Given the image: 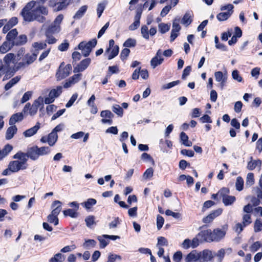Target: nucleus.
I'll list each match as a JSON object with an SVG mask.
<instances>
[{
    "label": "nucleus",
    "instance_id": "nucleus-1",
    "mask_svg": "<svg viewBox=\"0 0 262 262\" xmlns=\"http://www.w3.org/2000/svg\"><path fill=\"white\" fill-rule=\"evenodd\" d=\"M36 2L32 1L28 3L23 9L20 14L26 21L31 22L36 20L43 23L46 21L45 16L48 14V10L43 6H39L33 9Z\"/></svg>",
    "mask_w": 262,
    "mask_h": 262
},
{
    "label": "nucleus",
    "instance_id": "nucleus-2",
    "mask_svg": "<svg viewBox=\"0 0 262 262\" xmlns=\"http://www.w3.org/2000/svg\"><path fill=\"white\" fill-rule=\"evenodd\" d=\"M13 158L16 160L11 161L8 165L12 172H16L27 168L28 159L25 154L18 152L14 155Z\"/></svg>",
    "mask_w": 262,
    "mask_h": 262
},
{
    "label": "nucleus",
    "instance_id": "nucleus-3",
    "mask_svg": "<svg viewBox=\"0 0 262 262\" xmlns=\"http://www.w3.org/2000/svg\"><path fill=\"white\" fill-rule=\"evenodd\" d=\"M44 97L39 96L37 99L34 101L32 104L27 103L23 108L24 113L28 114L30 116H33L36 114L38 108L40 106V110H41L43 107Z\"/></svg>",
    "mask_w": 262,
    "mask_h": 262
},
{
    "label": "nucleus",
    "instance_id": "nucleus-4",
    "mask_svg": "<svg viewBox=\"0 0 262 262\" xmlns=\"http://www.w3.org/2000/svg\"><path fill=\"white\" fill-rule=\"evenodd\" d=\"M15 57V55L12 53L7 54L3 58L4 64L0 66V71L3 68L10 70L13 68L17 62Z\"/></svg>",
    "mask_w": 262,
    "mask_h": 262
},
{
    "label": "nucleus",
    "instance_id": "nucleus-5",
    "mask_svg": "<svg viewBox=\"0 0 262 262\" xmlns=\"http://www.w3.org/2000/svg\"><path fill=\"white\" fill-rule=\"evenodd\" d=\"M72 69L71 64H68L64 65L63 62H62L56 73V77L58 80H60L68 76L70 73Z\"/></svg>",
    "mask_w": 262,
    "mask_h": 262
},
{
    "label": "nucleus",
    "instance_id": "nucleus-6",
    "mask_svg": "<svg viewBox=\"0 0 262 262\" xmlns=\"http://www.w3.org/2000/svg\"><path fill=\"white\" fill-rule=\"evenodd\" d=\"M97 44V40L94 39L88 42H81L78 46L79 49L81 50L83 55L86 57L89 55L92 49L95 47Z\"/></svg>",
    "mask_w": 262,
    "mask_h": 262
},
{
    "label": "nucleus",
    "instance_id": "nucleus-7",
    "mask_svg": "<svg viewBox=\"0 0 262 262\" xmlns=\"http://www.w3.org/2000/svg\"><path fill=\"white\" fill-rule=\"evenodd\" d=\"M62 87L61 86H57L56 88L52 89L49 92L48 97L44 98L43 102L45 104H50L53 103L55 98H57L62 93Z\"/></svg>",
    "mask_w": 262,
    "mask_h": 262
},
{
    "label": "nucleus",
    "instance_id": "nucleus-8",
    "mask_svg": "<svg viewBox=\"0 0 262 262\" xmlns=\"http://www.w3.org/2000/svg\"><path fill=\"white\" fill-rule=\"evenodd\" d=\"M38 52L32 51L31 53L26 54L23 58L22 62L19 64L23 67L28 66L33 63L36 59Z\"/></svg>",
    "mask_w": 262,
    "mask_h": 262
},
{
    "label": "nucleus",
    "instance_id": "nucleus-9",
    "mask_svg": "<svg viewBox=\"0 0 262 262\" xmlns=\"http://www.w3.org/2000/svg\"><path fill=\"white\" fill-rule=\"evenodd\" d=\"M199 253L201 262L211 261L215 255V253L209 249H205Z\"/></svg>",
    "mask_w": 262,
    "mask_h": 262
},
{
    "label": "nucleus",
    "instance_id": "nucleus-10",
    "mask_svg": "<svg viewBox=\"0 0 262 262\" xmlns=\"http://www.w3.org/2000/svg\"><path fill=\"white\" fill-rule=\"evenodd\" d=\"M215 81L219 83V86L222 90L225 85L227 80V74L226 72L223 73L221 71L214 73Z\"/></svg>",
    "mask_w": 262,
    "mask_h": 262
},
{
    "label": "nucleus",
    "instance_id": "nucleus-11",
    "mask_svg": "<svg viewBox=\"0 0 262 262\" xmlns=\"http://www.w3.org/2000/svg\"><path fill=\"white\" fill-rule=\"evenodd\" d=\"M70 206L73 207V209H68L63 211L65 216H69L73 218H76L78 215L77 211L79 209V205L76 202H72L70 204Z\"/></svg>",
    "mask_w": 262,
    "mask_h": 262
},
{
    "label": "nucleus",
    "instance_id": "nucleus-12",
    "mask_svg": "<svg viewBox=\"0 0 262 262\" xmlns=\"http://www.w3.org/2000/svg\"><path fill=\"white\" fill-rule=\"evenodd\" d=\"M180 19L175 18L172 23V30L170 35V41H173L178 35V33L181 30L179 25Z\"/></svg>",
    "mask_w": 262,
    "mask_h": 262
},
{
    "label": "nucleus",
    "instance_id": "nucleus-13",
    "mask_svg": "<svg viewBox=\"0 0 262 262\" xmlns=\"http://www.w3.org/2000/svg\"><path fill=\"white\" fill-rule=\"evenodd\" d=\"M101 117L102 118L101 122L104 124H111L113 122L112 118L114 117L113 114L108 110L102 111L100 114Z\"/></svg>",
    "mask_w": 262,
    "mask_h": 262
},
{
    "label": "nucleus",
    "instance_id": "nucleus-14",
    "mask_svg": "<svg viewBox=\"0 0 262 262\" xmlns=\"http://www.w3.org/2000/svg\"><path fill=\"white\" fill-rule=\"evenodd\" d=\"M91 62V60L89 58L82 60L77 66L74 67L73 72L79 73L83 71L89 66Z\"/></svg>",
    "mask_w": 262,
    "mask_h": 262
},
{
    "label": "nucleus",
    "instance_id": "nucleus-15",
    "mask_svg": "<svg viewBox=\"0 0 262 262\" xmlns=\"http://www.w3.org/2000/svg\"><path fill=\"white\" fill-rule=\"evenodd\" d=\"M184 260L185 262H201L199 252L192 251L186 256Z\"/></svg>",
    "mask_w": 262,
    "mask_h": 262
},
{
    "label": "nucleus",
    "instance_id": "nucleus-16",
    "mask_svg": "<svg viewBox=\"0 0 262 262\" xmlns=\"http://www.w3.org/2000/svg\"><path fill=\"white\" fill-rule=\"evenodd\" d=\"M201 239L207 242H213L212 232L211 229L204 230L201 231L198 234Z\"/></svg>",
    "mask_w": 262,
    "mask_h": 262
},
{
    "label": "nucleus",
    "instance_id": "nucleus-17",
    "mask_svg": "<svg viewBox=\"0 0 262 262\" xmlns=\"http://www.w3.org/2000/svg\"><path fill=\"white\" fill-rule=\"evenodd\" d=\"M223 212V210L221 208L217 209L211 213H210L209 215H208L205 217L203 218V222L204 223H210L216 217L220 215Z\"/></svg>",
    "mask_w": 262,
    "mask_h": 262
},
{
    "label": "nucleus",
    "instance_id": "nucleus-18",
    "mask_svg": "<svg viewBox=\"0 0 262 262\" xmlns=\"http://www.w3.org/2000/svg\"><path fill=\"white\" fill-rule=\"evenodd\" d=\"M163 61V58L162 56V52L160 50H159L157 52L156 55L150 61L151 66L153 69H155L157 66L161 64Z\"/></svg>",
    "mask_w": 262,
    "mask_h": 262
},
{
    "label": "nucleus",
    "instance_id": "nucleus-19",
    "mask_svg": "<svg viewBox=\"0 0 262 262\" xmlns=\"http://www.w3.org/2000/svg\"><path fill=\"white\" fill-rule=\"evenodd\" d=\"M81 77V74L74 75L72 77H70L67 80L63 85L64 88H68L71 87L73 85L77 83L80 80Z\"/></svg>",
    "mask_w": 262,
    "mask_h": 262
},
{
    "label": "nucleus",
    "instance_id": "nucleus-20",
    "mask_svg": "<svg viewBox=\"0 0 262 262\" xmlns=\"http://www.w3.org/2000/svg\"><path fill=\"white\" fill-rule=\"evenodd\" d=\"M212 232L213 242H219L222 239L226 234V231L219 228L214 229Z\"/></svg>",
    "mask_w": 262,
    "mask_h": 262
},
{
    "label": "nucleus",
    "instance_id": "nucleus-21",
    "mask_svg": "<svg viewBox=\"0 0 262 262\" xmlns=\"http://www.w3.org/2000/svg\"><path fill=\"white\" fill-rule=\"evenodd\" d=\"M39 128L40 123L39 122H37L34 126L25 131L23 133V135L25 137H32L37 133V132Z\"/></svg>",
    "mask_w": 262,
    "mask_h": 262
},
{
    "label": "nucleus",
    "instance_id": "nucleus-22",
    "mask_svg": "<svg viewBox=\"0 0 262 262\" xmlns=\"http://www.w3.org/2000/svg\"><path fill=\"white\" fill-rule=\"evenodd\" d=\"M193 14L192 12H187L183 17L181 24L186 27L188 26L192 21Z\"/></svg>",
    "mask_w": 262,
    "mask_h": 262
},
{
    "label": "nucleus",
    "instance_id": "nucleus-23",
    "mask_svg": "<svg viewBox=\"0 0 262 262\" xmlns=\"http://www.w3.org/2000/svg\"><path fill=\"white\" fill-rule=\"evenodd\" d=\"M24 119V116L22 113H17L13 114L9 120V124L11 125H14V124L19 121H21Z\"/></svg>",
    "mask_w": 262,
    "mask_h": 262
},
{
    "label": "nucleus",
    "instance_id": "nucleus-24",
    "mask_svg": "<svg viewBox=\"0 0 262 262\" xmlns=\"http://www.w3.org/2000/svg\"><path fill=\"white\" fill-rule=\"evenodd\" d=\"M17 128L15 125H11L8 128L5 135L7 140L11 139L14 135L17 133Z\"/></svg>",
    "mask_w": 262,
    "mask_h": 262
},
{
    "label": "nucleus",
    "instance_id": "nucleus-25",
    "mask_svg": "<svg viewBox=\"0 0 262 262\" xmlns=\"http://www.w3.org/2000/svg\"><path fill=\"white\" fill-rule=\"evenodd\" d=\"M13 46V43H11L8 40L4 41L0 46V53L5 54L10 51Z\"/></svg>",
    "mask_w": 262,
    "mask_h": 262
},
{
    "label": "nucleus",
    "instance_id": "nucleus-26",
    "mask_svg": "<svg viewBox=\"0 0 262 262\" xmlns=\"http://www.w3.org/2000/svg\"><path fill=\"white\" fill-rule=\"evenodd\" d=\"M27 157L33 160H36L38 158L39 156L36 150V146H34L28 150L26 155Z\"/></svg>",
    "mask_w": 262,
    "mask_h": 262
},
{
    "label": "nucleus",
    "instance_id": "nucleus-27",
    "mask_svg": "<svg viewBox=\"0 0 262 262\" xmlns=\"http://www.w3.org/2000/svg\"><path fill=\"white\" fill-rule=\"evenodd\" d=\"M27 42V37L26 35L21 34L13 41V45L21 46L25 45Z\"/></svg>",
    "mask_w": 262,
    "mask_h": 262
},
{
    "label": "nucleus",
    "instance_id": "nucleus-28",
    "mask_svg": "<svg viewBox=\"0 0 262 262\" xmlns=\"http://www.w3.org/2000/svg\"><path fill=\"white\" fill-rule=\"evenodd\" d=\"M63 18V16L62 14L58 15L55 18L53 25L52 26V30L58 32L59 31V25L61 23Z\"/></svg>",
    "mask_w": 262,
    "mask_h": 262
},
{
    "label": "nucleus",
    "instance_id": "nucleus-29",
    "mask_svg": "<svg viewBox=\"0 0 262 262\" xmlns=\"http://www.w3.org/2000/svg\"><path fill=\"white\" fill-rule=\"evenodd\" d=\"M58 139V135L55 132H52L48 136L47 142L50 146H53L56 142Z\"/></svg>",
    "mask_w": 262,
    "mask_h": 262
},
{
    "label": "nucleus",
    "instance_id": "nucleus-30",
    "mask_svg": "<svg viewBox=\"0 0 262 262\" xmlns=\"http://www.w3.org/2000/svg\"><path fill=\"white\" fill-rule=\"evenodd\" d=\"M261 164V162L259 160L250 161L247 164V168L249 170H252L256 167H260Z\"/></svg>",
    "mask_w": 262,
    "mask_h": 262
},
{
    "label": "nucleus",
    "instance_id": "nucleus-31",
    "mask_svg": "<svg viewBox=\"0 0 262 262\" xmlns=\"http://www.w3.org/2000/svg\"><path fill=\"white\" fill-rule=\"evenodd\" d=\"M58 214L59 213L52 211L51 213L47 216L48 221L50 223H53L55 226L57 225L58 224Z\"/></svg>",
    "mask_w": 262,
    "mask_h": 262
},
{
    "label": "nucleus",
    "instance_id": "nucleus-32",
    "mask_svg": "<svg viewBox=\"0 0 262 262\" xmlns=\"http://www.w3.org/2000/svg\"><path fill=\"white\" fill-rule=\"evenodd\" d=\"M13 147L10 144H7L3 149H0V160L2 159L12 150Z\"/></svg>",
    "mask_w": 262,
    "mask_h": 262
},
{
    "label": "nucleus",
    "instance_id": "nucleus-33",
    "mask_svg": "<svg viewBox=\"0 0 262 262\" xmlns=\"http://www.w3.org/2000/svg\"><path fill=\"white\" fill-rule=\"evenodd\" d=\"M119 47H115L114 48H111V52H107V50L105 53V55L107 57L108 59L110 60L117 56L119 52Z\"/></svg>",
    "mask_w": 262,
    "mask_h": 262
},
{
    "label": "nucleus",
    "instance_id": "nucleus-34",
    "mask_svg": "<svg viewBox=\"0 0 262 262\" xmlns=\"http://www.w3.org/2000/svg\"><path fill=\"white\" fill-rule=\"evenodd\" d=\"M255 183L254 176L252 172H249L246 177V186L250 187L254 185Z\"/></svg>",
    "mask_w": 262,
    "mask_h": 262
},
{
    "label": "nucleus",
    "instance_id": "nucleus-35",
    "mask_svg": "<svg viewBox=\"0 0 262 262\" xmlns=\"http://www.w3.org/2000/svg\"><path fill=\"white\" fill-rule=\"evenodd\" d=\"M88 7L85 5L81 6L77 11L73 18L75 19H79L81 18L87 10Z\"/></svg>",
    "mask_w": 262,
    "mask_h": 262
},
{
    "label": "nucleus",
    "instance_id": "nucleus-36",
    "mask_svg": "<svg viewBox=\"0 0 262 262\" xmlns=\"http://www.w3.org/2000/svg\"><path fill=\"white\" fill-rule=\"evenodd\" d=\"M180 139L182 143L185 146L190 147L192 145V142L189 140L188 136L184 132L180 134Z\"/></svg>",
    "mask_w": 262,
    "mask_h": 262
},
{
    "label": "nucleus",
    "instance_id": "nucleus-37",
    "mask_svg": "<svg viewBox=\"0 0 262 262\" xmlns=\"http://www.w3.org/2000/svg\"><path fill=\"white\" fill-rule=\"evenodd\" d=\"M141 14H137L135 17L134 22L129 26V29L133 31L137 29L140 25Z\"/></svg>",
    "mask_w": 262,
    "mask_h": 262
},
{
    "label": "nucleus",
    "instance_id": "nucleus-38",
    "mask_svg": "<svg viewBox=\"0 0 262 262\" xmlns=\"http://www.w3.org/2000/svg\"><path fill=\"white\" fill-rule=\"evenodd\" d=\"M18 34V32L16 29H13L10 30L7 34L6 36L7 40L10 42V41L15 40L16 39V37Z\"/></svg>",
    "mask_w": 262,
    "mask_h": 262
},
{
    "label": "nucleus",
    "instance_id": "nucleus-39",
    "mask_svg": "<svg viewBox=\"0 0 262 262\" xmlns=\"http://www.w3.org/2000/svg\"><path fill=\"white\" fill-rule=\"evenodd\" d=\"M244 226H247L252 223L251 214L244 213L242 216V222Z\"/></svg>",
    "mask_w": 262,
    "mask_h": 262
},
{
    "label": "nucleus",
    "instance_id": "nucleus-40",
    "mask_svg": "<svg viewBox=\"0 0 262 262\" xmlns=\"http://www.w3.org/2000/svg\"><path fill=\"white\" fill-rule=\"evenodd\" d=\"M69 4V0H60L59 2L56 4V9L57 11H60L65 9Z\"/></svg>",
    "mask_w": 262,
    "mask_h": 262
},
{
    "label": "nucleus",
    "instance_id": "nucleus-41",
    "mask_svg": "<svg viewBox=\"0 0 262 262\" xmlns=\"http://www.w3.org/2000/svg\"><path fill=\"white\" fill-rule=\"evenodd\" d=\"M96 200L94 199H89L86 202L82 203V205L86 209L91 208L96 203Z\"/></svg>",
    "mask_w": 262,
    "mask_h": 262
},
{
    "label": "nucleus",
    "instance_id": "nucleus-42",
    "mask_svg": "<svg viewBox=\"0 0 262 262\" xmlns=\"http://www.w3.org/2000/svg\"><path fill=\"white\" fill-rule=\"evenodd\" d=\"M61 203L59 201H54L52 205V212L59 213L61 210Z\"/></svg>",
    "mask_w": 262,
    "mask_h": 262
},
{
    "label": "nucleus",
    "instance_id": "nucleus-43",
    "mask_svg": "<svg viewBox=\"0 0 262 262\" xmlns=\"http://www.w3.org/2000/svg\"><path fill=\"white\" fill-rule=\"evenodd\" d=\"M20 80V77L16 76L11 79L5 85V89L6 91L11 88L14 84L17 83Z\"/></svg>",
    "mask_w": 262,
    "mask_h": 262
},
{
    "label": "nucleus",
    "instance_id": "nucleus-44",
    "mask_svg": "<svg viewBox=\"0 0 262 262\" xmlns=\"http://www.w3.org/2000/svg\"><path fill=\"white\" fill-rule=\"evenodd\" d=\"M231 15L232 14H231V12H221L217 15L216 18L220 21H224L229 18Z\"/></svg>",
    "mask_w": 262,
    "mask_h": 262
},
{
    "label": "nucleus",
    "instance_id": "nucleus-45",
    "mask_svg": "<svg viewBox=\"0 0 262 262\" xmlns=\"http://www.w3.org/2000/svg\"><path fill=\"white\" fill-rule=\"evenodd\" d=\"M229 190L227 188H223L216 194H213L212 196H229Z\"/></svg>",
    "mask_w": 262,
    "mask_h": 262
},
{
    "label": "nucleus",
    "instance_id": "nucleus-46",
    "mask_svg": "<svg viewBox=\"0 0 262 262\" xmlns=\"http://www.w3.org/2000/svg\"><path fill=\"white\" fill-rule=\"evenodd\" d=\"M85 222L87 227L92 228V226L96 224L95 217L94 215H89L85 219Z\"/></svg>",
    "mask_w": 262,
    "mask_h": 262
},
{
    "label": "nucleus",
    "instance_id": "nucleus-47",
    "mask_svg": "<svg viewBox=\"0 0 262 262\" xmlns=\"http://www.w3.org/2000/svg\"><path fill=\"white\" fill-rule=\"evenodd\" d=\"M36 150L38 152L39 156L46 155L48 154L50 151V148L45 146H43L40 148L36 146Z\"/></svg>",
    "mask_w": 262,
    "mask_h": 262
},
{
    "label": "nucleus",
    "instance_id": "nucleus-48",
    "mask_svg": "<svg viewBox=\"0 0 262 262\" xmlns=\"http://www.w3.org/2000/svg\"><path fill=\"white\" fill-rule=\"evenodd\" d=\"M46 47V43L43 42H35L32 44V47H33L35 49L34 51H36L37 52H38V50L45 49Z\"/></svg>",
    "mask_w": 262,
    "mask_h": 262
},
{
    "label": "nucleus",
    "instance_id": "nucleus-49",
    "mask_svg": "<svg viewBox=\"0 0 262 262\" xmlns=\"http://www.w3.org/2000/svg\"><path fill=\"white\" fill-rule=\"evenodd\" d=\"M262 230V220L256 219L254 223V231L258 232Z\"/></svg>",
    "mask_w": 262,
    "mask_h": 262
},
{
    "label": "nucleus",
    "instance_id": "nucleus-50",
    "mask_svg": "<svg viewBox=\"0 0 262 262\" xmlns=\"http://www.w3.org/2000/svg\"><path fill=\"white\" fill-rule=\"evenodd\" d=\"M106 4V2H104L99 3L98 4L97 8V13L98 17H100L101 16L104 10L105 9Z\"/></svg>",
    "mask_w": 262,
    "mask_h": 262
},
{
    "label": "nucleus",
    "instance_id": "nucleus-51",
    "mask_svg": "<svg viewBox=\"0 0 262 262\" xmlns=\"http://www.w3.org/2000/svg\"><path fill=\"white\" fill-rule=\"evenodd\" d=\"M244 180L241 177H238L236 178L235 182V187L236 190L241 191L243 189Z\"/></svg>",
    "mask_w": 262,
    "mask_h": 262
},
{
    "label": "nucleus",
    "instance_id": "nucleus-52",
    "mask_svg": "<svg viewBox=\"0 0 262 262\" xmlns=\"http://www.w3.org/2000/svg\"><path fill=\"white\" fill-rule=\"evenodd\" d=\"M261 246V244L259 241L253 243L250 247L249 250L252 252L257 251Z\"/></svg>",
    "mask_w": 262,
    "mask_h": 262
},
{
    "label": "nucleus",
    "instance_id": "nucleus-53",
    "mask_svg": "<svg viewBox=\"0 0 262 262\" xmlns=\"http://www.w3.org/2000/svg\"><path fill=\"white\" fill-rule=\"evenodd\" d=\"M159 30L162 33H165L170 29V25L161 23L159 24Z\"/></svg>",
    "mask_w": 262,
    "mask_h": 262
},
{
    "label": "nucleus",
    "instance_id": "nucleus-54",
    "mask_svg": "<svg viewBox=\"0 0 262 262\" xmlns=\"http://www.w3.org/2000/svg\"><path fill=\"white\" fill-rule=\"evenodd\" d=\"M121 220L118 217H116L109 223L108 227L110 229H114L117 227L118 225L120 224Z\"/></svg>",
    "mask_w": 262,
    "mask_h": 262
},
{
    "label": "nucleus",
    "instance_id": "nucleus-55",
    "mask_svg": "<svg viewBox=\"0 0 262 262\" xmlns=\"http://www.w3.org/2000/svg\"><path fill=\"white\" fill-rule=\"evenodd\" d=\"M112 111L119 116H122L123 113V109L118 104L113 105Z\"/></svg>",
    "mask_w": 262,
    "mask_h": 262
},
{
    "label": "nucleus",
    "instance_id": "nucleus-56",
    "mask_svg": "<svg viewBox=\"0 0 262 262\" xmlns=\"http://www.w3.org/2000/svg\"><path fill=\"white\" fill-rule=\"evenodd\" d=\"M141 33L142 34V36L143 38H144L146 39H149V31H148V27L144 25L142 26L141 29Z\"/></svg>",
    "mask_w": 262,
    "mask_h": 262
},
{
    "label": "nucleus",
    "instance_id": "nucleus-57",
    "mask_svg": "<svg viewBox=\"0 0 262 262\" xmlns=\"http://www.w3.org/2000/svg\"><path fill=\"white\" fill-rule=\"evenodd\" d=\"M136 45V40L135 39L128 38L123 43L125 47H133Z\"/></svg>",
    "mask_w": 262,
    "mask_h": 262
},
{
    "label": "nucleus",
    "instance_id": "nucleus-58",
    "mask_svg": "<svg viewBox=\"0 0 262 262\" xmlns=\"http://www.w3.org/2000/svg\"><path fill=\"white\" fill-rule=\"evenodd\" d=\"M181 246L183 248L185 249H188L190 248H194L191 244V240L188 238L185 239L183 241L181 244Z\"/></svg>",
    "mask_w": 262,
    "mask_h": 262
},
{
    "label": "nucleus",
    "instance_id": "nucleus-59",
    "mask_svg": "<svg viewBox=\"0 0 262 262\" xmlns=\"http://www.w3.org/2000/svg\"><path fill=\"white\" fill-rule=\"evenodd\" d=\"M233 9H234V6L232 4H227L226 5L221 6V7L220 8V10L221 11L227 10L228 11L227 12H231V14H232V13L233 12Z\"/></svg>",
    "mask_w": 262,
    "mask_h": 262
},
{
    "label": "nucleus",
    "instance_id": "nucleus-60",
    "mask_svg": "<svg viewBox=\"0 0 262 262\" xmlns=\"http://www.w3.org/2000/svg\"><path fill=\"white\" fill-rule=\"evenodd\" d=\"M214 41L215 43V47L216 49H220L224 51L227 50V48L225 47V46L219 42V38L216 36H215L214 37Z\"/></svg>",
    "mask_w": 262,
    "mask_h": 262
},
{
    "label": "nucleus",
    "instance_id": "nucleus-61",
    "mask_svg": "<svg viewBox=\"0 0 262 262\" xmlns=\"http://www.w3.org/2000/svg\"><path fill=\"white\" fill-rule=\"evenodd\" d=\"M225 254V251L224 249H221L215 253V255L217 257V262H222L223 259L224 257Z\"/></svg>",
    "mask_w": 262,
    "mask_h": 262
},
{
    "label": "nucleus",
    "instance_id": "nucleus-62",
    "mask_svg": "<svg viewBox=\"0 0 262 262\" xmlns=\"http://www.w3.org/2000/svg\"><path fill=\"white\" fill-rule=\"evenodd\" d=\"M105 238H104L103 237V235H102V236H98L97 237V239L100 242V248H105L107 245V244H108V242H107L105 239Z\"/></svg>",
    "mask_w": 262,
    "mask_h": 262
},
{
    "label": "nucleus",
    "instance_id": "nucleus-63",
    "mask_svg": "<svg viewBox=\"0 0 262 262\" xmlns=\"http://www.w3.org/2000/svg\"><path fill=\"white\" fill-rule=\"evenodd\" d=\"M232 77L233 79L238 82H242L243 78L239 75V72L237 70H234L232 73Z\"/></svg>",
    "mask_w": 262,
    "mask_h": 262
},
{
    "label": "nucleus",
    "instance_id": "nucleus-64",
    "mask_svg": "<svg viewBox=\"0 0 262 262\" xmlns=\"http://www.w3.org/2000/svg\"><path fill=\"white\" fill-rule=\"evenodd\" d=\"M168 245V241L163 236H160L158 238V243L157 244V247H159V246H167Z\"/></svg>",
    "mask_w": 262,
    "mask_h": 262
}]
</instances>
